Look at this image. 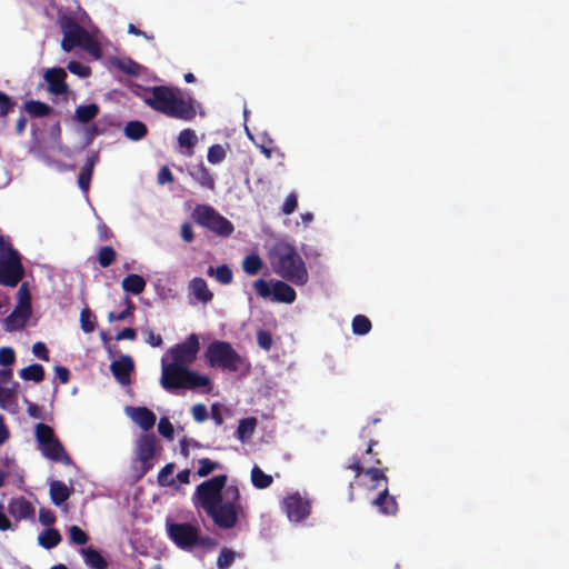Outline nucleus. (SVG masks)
Listing matches in <instances>:
<instances>
[{
	"label": "nucleus",
	"mask_w": 569,
	"mask_h": 569,
	"mask_svg": "<svg viewBox=\"0 0 569 569\" xmlns=\"http://www.w3.org/2000/svg\"><path fill=\"white\" fill-rule=\"evenodd\" d=\"M189 289L193 296L203 303L211 301L213 298V293L209 290L208 284L203 278H193L190 281Z\"/></svg>",
	"instance_id": "b1692460"
},
{
	"label": "nucleus",
	"mask_w": 569,
	"mask_h": 569,
	"mask_svg": "<svg viewBox=\"0 0 569 569\" xmlns=\"http://www.w3.org/2000/svg\"><path fill=\"white\" fill-rule=\"evenodd\" d=\"M39 521L43 526H51L56 521V516L49 509H40V511H39Z\"/></svg>",
	"instance_id": "e2e57ef3"
},
{
	"label": "nucleus",
	"mask_w": 569,
	"mask_h": 569,
	"mask_svg": "<svg viewBox=\"0 0 569 569\" xmlns=\"http://www.w3.org/2000/svg\"><path fill=\"white\" fill-rule=\"evenodd\" d=\"M262 267V259L258 254H249L242 261V269L249 276L258 274Z\"/></svg>",
	"instance_id": "4c0bfd02"
},
{
	"label": "nucleus",
	"mask_w": 569,
	"mask_h": 569,
	"mask_svg": "<svg viewBox=\"0 0 569 569\" xmlns=\"http://www.w3.org/2000/svg\"><path fill=\"white\" fill-rule=\"evenodd\" d=\"M257 343L261 349L269 351L273 345L272 335L267 330H262V329L258 330Z\"/></svg>",
	"instance_id": "864d4df0"
},
{
	"label": "nucleus",
	"mask_w": 569,
	"mask_h": 569,
	"mask_svg": "<svg viewBox=\"0 0 569 569\" xmlns=\"http://www.w3.org/2000/svg\"><path fill=\"white\" fill-rule=\"evenodd\" d=\"M23 277V266L17 250L0 259V284L16 287Z\"/></svg>",
	"instance_id": "9d476101"
},
{
	"label": "nucleus",
	"mask_w": 569,
	"mask_h": 569,
	"mask_svg": "<svg viewBox=\"0 0 569 569\" xmlns=\"http://www.w3.org/2000/svg\"><path fill=\"white\" fill-rule=\"evenodd\" d=\"M16 106V102L4 92L0 91V118H6Z\"/></svg>",
	"instance_id": "6e6d98bb"
},
{
	"label": "nucleus",
	"mask_w": 569,
	"mask_h": 569,
	"mask_svg": "<svg viewBox=\"0 0 569 569\" xmlns=\"http://www.w3.org/2000/svg\"><path fill=\"white\" fill-rule=\"evenodd\" d=\"M138 96L148 107L167 117L183 121H191L196 118L197 112L192 100H184L178 88L167 86L143 88Z\"/></svg>",
	"instance_id": "f03ea898"
},
{
	"label": "nucleus",
	"mask_w": 569,
	"mask_h": 569,
	"mask_svg": "<svg viewBox=\"0 0 569 569\" xmlns=\"http://www.w3.org/2000/svg\"><path fill=\"white\" fill-rule=\"evenodd\" d=\"M198 138L192 129H183L178 136V143L181 148H187V156L193 154V147L197 144Z\"/></svg>",
	"instance_id": "f704fd0d"
},
{
	"label": "nucleus",
	"mask_w": 569,
	"mask_h": 569,
	"mask_svg": "<svg viewBox=\"0 0 569 569\" xmlns=\"http://www.w3.org/2000/svg\"><path fill=\"white\" fill-rule=\"evenodd\" d=\"M376 445H377V441L369 440L368 447H367V450H366V456L363 457V460L361 461L362 466L363 465H369V467L370 466L378 467V466L381 465V460L378 458V452H375V450H373V447Z\"/></svg>",
	"instance_id": "de8ad7c7"
},
{
	"label": "nucleus",
	"mask_w": 569,
	"mask_h": 569,
	"mask_svg": "<svg viewBox=\"0 0 569 569\" xmlns=\"http://www.w3.org/2000/svg\"><path fill=\"white\" fill-rule=\"evenodd\" d=\"M122 289L132 295H140L144 291L146 280L142 276L130 273L122 280Z\"/></svg>",
	"instance_id": "a878e982"
},
{
	"label": "nucleus",
	"mask_w": 569,
	"mask_h": 569,
	"mask_svg": "<svg viewBox=\"0 0 569 569\" xmlns=\"http://www.w3.org/2000/svg\"><path fill=\"white\" fill-rule=\"evenodd\" d=\"M160 385L169 392L179 389L194 390L203 388V392L209 393L212 389V382L208 376L200 375L187 366L171 362L166 363L163 359Z\"/></svg>",
	"instance_id": "7ed1b4c3"
},
{
	"label": "nucleus",
	"mask_w": 569,
	"mask_h": 569,
	"mask_svg": "<svg viewBox=\"0 0 569 569\" xmlns=\"http://www.w3.org/2000/svg\"><path fill=\"white\" fill-rule=\"evenodd\" d=\"M191 177L203 188L214 190V179L209 169L203 164H198L191 172Z\"/></svg>",
	"instance_id": "bb28decb"
},
{
	"label": "nucleus",
	"mask_w": 569,
	"mask_h": 569,
	"mask_svg": "<svg viewBox=\"0 0 569 569\" xmlns=\"http://www.w3.org/2000/svg\"><path fill=\"white\" fill-rule=\"evenodd\" d=\"M134 369L133 360L128 355L120 356L110 365V370L117 381L123 386L130 383V375Z\"/></svg>",
	"instance_id": "2eb2a0df"
},
{
	"label": "nucleus",
	"mask_w": 569,
	"mask_h": 569,
	"mask_svg": "<svg viewBox=\"0 0 569 569\" xmlns=\"http://www.w3.org/2000/svg\"><path fill=\"white\" fill-rule=\"evenodd\" d=\"M16 361V352L11 347L0 348V366L9 367Z\"/></svg>",
	"instance_id": "4d7b16f0"
},
{
	"label": "nucleus",
	"mask_w": 569,
	"mask_h": 569,
	"mask_svg": "<svg viewBox=\"0 0 569 569\" xmlns=\"http://www.w3.org/2000/svg\"><path fill=\"white\" fill-rule=\"evenodd\" d=\"M282 507L289 520L295 522L305 520L311 512L309 499L302 497L299 492L287 496L282 501Z\"/></svg>",
	"instance_id": "4468645a"
},
{
	"label": "nucleus",
	"mask_w": 569,
	"mask_h": 569,
	"mask_svg": "<svg viewBox=\"0 0 569 569\" xmlns=\"http://www.w3.org/2000/svg\"><path fill=\"white\" fill-rule=\"evenodd\" d=\"M199 350V338L196 333H191L183 342L171 347L168 352L171 356V363L188 367L197 359Z\"/></svg>",
	"instance_id": "9b49d317"
},
{
	"label": "nucleus",
	"mask_w": 569,
	"mask_h": 569,
	"mask_svg": "<svg viewBox=\"0 0 569 569\" xmlns=\"http://www.w3.org/2000/svg\"><path fill=\"white\" fill-rule=\"evenodd\" d=\"M198 465H199V467L197 470V476L200 478L207 477L214 470L221 468V465L219 462L212 461L209 458L199 459Z\"/></svg>",
	"instance_id": "c03bdc74"
},
{
	"label": "nucleus",
	"mask_w": 569,
	"mask_h": 569,
	"mask_svg": "<svg viewBox=\"0 0 569 569\" xmlns=\"http://www.w3.org/2000/svg\"><path fill=\"white\" fill-rule=\"evenodd\" d=\"M123 300H124L126 309L117 315L114 312H110L108 315V320L110 322L122 321V320L127 319L128 317L132 316V313L136 309L134 303L130 300V298L128 296H126Z\"/></svg>",
	"instance_id": "49530a36"
},
{
	"label": "nucleus",
	"mask_w": 569,
	"mask_h": 569,
	"mask_svg": "<svg viewBox=\"0 0 569 569\" xmlns=\"http://www.w3.org/2000/svg\"><path fill=\"white\" fill-rule=\"evenodd\" d=\"M54 373L61 383L66 385L70 380V371L68 368L62 366H57L54 368Z\"/></svg>",
	"instance_id": "69168bd1"
},
{
	"label": "nucleus",
	"mask_w": 569,
	"mask_h": 569,
	"mask_svg": "<svg viewBox=\"0 0 569 569\" xmlns=\"http://www.w3.org/2000/svg\"><path fill=\"white\" fill-rule=\"evenodd\" d=\"M174 465L172 462L167 463L158 473V482L161 486H174L172 478L168 479L173 472Z\"/></svg>",
	"instance_id": "603ef678"
},
{
	"label": "nucleus",
	"mask_w": 569,
	"mask_h": 569,
	"mask_svg": "<svg viewBox=\"0 0 569 569\" xmlns=\"http://www.w3.org/2000/svg\"><path fill=\"white\" fill-rule=\"evenodd\" d=\"M207 274L210 277H214L218 282L221 284H229L232 282L233 273L229 266L221 264L216 269L213 267H209Z\"/></svg>",
	"instance_id": "72a5a7b5"
},
{
	"label": "nucleus",
	"mask_w": 569,
	"mask_h": 569,
	"mask_svg": "<svg viewBox=\"0 0 569 569\" xmlns=\"http://www.w3.org/2000/svg\"><path fill=\"white\" fill-rule=\"evenodd\" d=\"M8 512L17 520L31 519L34 516V507L24 497L13 498L8 503Z\"/></svg>",
	"instance_id": "6ab92c4d"
},
{
	"label": "nucleus",
	"mask_w": 569,
	"mask_h": 569,
	"mask_svg": "<svg viewBox=\"0 0 569 569\" xmlns=\"http://www.w3.org/2000/svg\"><path fill=\"white\" fill-rule=\"evenodd\" d=\"M378 511L385 516H395L398 512V502L395 496L389 493L388 486L379 492V495L371 501Z\"/></svg>",
	"instance_id": "aec40b11"
},
{
	"label": "nucleus",
	"mask_w": 569,
	"mask_h": 569,
	"mask_svg": "<svg viewBox=\"0 0 569 569\" xmlns=\"http://www.w3.org/2000/svg\"><path fill=\"white\" fill-rule=\"evenodd\" d=\"M24 110L34 118L47 117L52 112V108L39 100H29L23 106Z\"/></svg>",
	"instance_id": "c756f323"
},
{
	"label": "nucleus",
	"mask_w": 569,
	"mask_h": 569,
	"mask_svg": "<svg viewBox=\"0 0 569 569\" xmlns=\"http://www.w3.org/2000/svg\"><path fill=\"white\" fill-rule=\"evenodd\" d=\"M29 318H24L23 313L17 309H14L7 318H6V329L8 331H13L18 329H22Z\"/></svg>",
	"instance_id": "58836bf2"
},
{
	"label": "nucleus",
	"mask_w": 569,
	"mask_h": 569,
	"mask_svg": "<svg viewBox=\"0 0 569 569\" xmlns=\"http://www.w3.org/2000/svg\"><path fill=\"white\" fill-rule=\"evenodd\" d=\"M113 66L128 76H138L140 66L132 59H117Z\"/></svg>",
	"instance_id": "37998d69"
},
{
	"label": "nucleus",
	"mask_w": 569,
	"mask_h": 569,
	"mask_svg": "<svg viewBox=\"0 0 569 569\" xmlns=\"http://www.w3.org/2000/svg\"><path fill=\"white\" fill-rule=\"evenodd\" d=\"M58 24L63 34L61 49L70 52L76 47H80L91 56L99 58L101 54L100 46L94 38L79 24L74 18L63 14L58 19Z\"/></svg>",
	"instance_id": "39448f33"
},
{
	"label": "nucleus",
	"mask_w": 569,
	"mask_h": 569,
	"mask_svg": "<svg viewBox=\"0 0 569 569\" xmlns=\"http://www.w3.org/2000/svg\"><path fill=\"white\" fill-rule=\"evenodd\" d=\"M204 357L210 367L231 372L238 371L242 365L241 356L227 341L216 340L209 343Z\"/></svg>",
	"instance_id": "0eeeda50"
},
{
	"label": "nucleus",
	"mask_w": 569,
	"mask_h": 569,
	"mask_svg": "<svg viewBox=\"0 0 569 569\" xmlns=\"http://www.w3.org/2000/svg\"><path fill=\"white\" fill-rule=\"evenodd\" d=\"M67 73L62 68H52L46 71L44 80L48 83V91L54 96L64 94L68 91L66 83Z\"/></svg>",
	"instance_id": "f3484780"
},
{
	"label": "nucleus",
	"mask_w": 569,
	"mask_h": 569,
	"mask_svg": "<svg viewBox=\"0 0 569 569\" xmlns=\"http://www.w3.org/2000/svg\"><path fill=\"white\" fill-rule=\"evenodd\" d=\"M117 258L116 250L110 246H104L99 249L98 262L101 268H108L111 266Z\"/></svg>",
	"instance_id": "a19ab883"
},
{
	"label": "nucleus",
	"mask_w": 569,
	"mask_h": 569,
	"mask_svg": "<svg viewBox=\"0 0 569 569\" xmlns=\"http://www.w3.org/2000/svg\"><path fill=\"white\" fill-rule=\"evenodd\" d=\"M192 219L199 226L222 238L230 237L234 231L232 222L209 204H197L192 211Z\"/></svg>",
	"instance_id": "6e6552de"
},
{
	"label": "nucleus",
	"mask_w": 569,
	"mask_h": 569,
	"mask_svg": "<svg viewBox=\"0 0 569 569\" xmlns=\"http://www.w3.org/2000/svg\"><path fill=\"white\" fill-rule=\"evenodd\" d=\"M146 342L151 347H160L163 343L162 337L154 333L152 330L147 331Z\"/></svg>",
	"instance_id": "338daca9"
},
{
	"label": "nucleus",
	"mask_w": 569,
	"mask_h": 569,
	"mask_svg": "<svg viewBox=\"0 0 569 569\" xmlns=\"http://www.w3.org/2000/svg\"><path fill=\"white\" fill-rule=\"evenodd\" d=\"M61 541V535L56 528H47L38 536V543L44 549H52Z\"/></svg>",
	"instance_id": "cd10ccee"
},
{
	"label": "nucleus",
	"mask_w": 569,
	"mask_h": 569,
	"mask_svg": "<svg viewBox=\"0 0 569 569\" xmlns=\"http://www.w3.org/2000/svg\"><path fill=\"white\" fill-rule=\"evenodd\" d=\"M56 438L57 437L54 435V430L49 425L39 422L36 426V440L39 447H41L42 445H47L48 442Z\"/></svg>",
	"instance_id": "e433bc0d"
},
{
	"label": "nucleus",
	"mask_w": 569,
	"mask_h": 569,
	"mask_svg": "<svg viewBox=\"0 0 569 569\" xmlns=\"http://www.w3.org/2000/svg\"><path fill=\"white\" fill-rule=\"evenodd\" d=\"M227 475H218L198 485L194 491L199 506L221 529L234 528L244 516L239 488L227 486Z\"/></svg>",
	"instance_id": "f257e3e1"
},
{
	"label": "nucleus",
	"mask_w": 569,
	"mask_h": 569,
	"mask_svg": "<svg viewBox=\"0 0 569 569\" xmlns=\"http://www.w3.org/2000/svg\"><path fill=\"white\" fill-rule=\"evenodd\" d=\"M297 207L298 197L296 192H290L282 204L281 211L283 214H291L296 211Z\"/></svg>",
	"instance_id": "13d9d810"
},
{
	"label": "nucleus",
	"mask_w": 569,
	"mask_h": 569,
	"mask_svg": "<svg viewBox=\"0 0 569 569\" xmlns=\"http://www.w3.org/2000/svg\"><path fill=\"white\" fill-rule=\"evenodd\" d=\"M181 238L186 242H192L194 239L192 226L189 222H184L181 226Z\"/></svg>",
	"instance_id": "774afa93"
},
{
	"label": "nucleus",
	"mask_w": 569,
	"mask_h": 569,
	"mask_svg": "<svg viewBox=\"0 0 569 569\" xmlns=\"http://www.w3.org/2000/svg\"><path fill=\"white\" fill-rule=\"evenodd\" d=\"M100 108L97 103L81 104L77 107L74 118L81 123H88L99 114Z\"/></svg>",
	"instance_id": "c85d7f7f"
},
{
	"label": "nucleus",
	"mask_w": 569,
	"mask_h": 569,
	"mask_svg": "<svg viewBox=\"0 0 569 569\" xmlns=\"http://www.w3.org/2000/svg\"><path fill=\"white\" fill-rule=\"evenodd\" d=\"M226 158V150L221 144H212L208 149L207 159L212 164L222 162Z\"/></svg>",
	"instance_id": "09e8293b"
},
{
	"label": "nucleus",
	"mask_w": 569,
	"mask_h": 569,
	"mask_svg": "<svg viewBox=\"0 0 569 569\" xmlns=\"http://www.w3.org/2000/svg\"><path fill=\"white\" fill-rule=\"evenodd\" d=\"M191 413L197 422H203L208 419V410L203 403L192 406Z\"/></svg>",
	"instance_id": "052dcab7"
},
{
	"label": "nucleus",
	"mask_w": 569,
	"mask_h": 569,
	"mask_svg": "<svg viewBox=\"0 0 569 569\" xmlns=\"http://www.w3.org/2000/svg\"><path fill=\"white\" fill-rule=\"evenodd\" d=\"M157 179L160 184L170 183L173 181V174L168 167H162Z\"/></svg>",
	"instance_id": "0e129e2a"
},
{
	"label": "nucleus",
	"mask_w": 569,
	"mask_h": 569,
	"mask_svg": "<svg viewBox=\"0 0 569 569\" xmlns=\"http://www.w3.org/2000/svg\"><path fill=\"white\" fill-rule=\"evenodd\" d=\"M157 451V437L154 433H142L136 446L137 458L140 461L141 475H146L153 468V458Z\"/></svg>",
	"instance_id": "ddd939ff"
},
{
	"label": "nucleus",
	"mask_w": 569,
	"mask_h": 569,
	"mask_svg": "<svg viewBox=\"0 0 569 569\" xmlns=\"http://www.w3.org/2000/svg\"><path fill=\"white\" fill-rule=\"evenodd\" d=\"M167 531L172 542L182 550H191L196 547L213 549L217 540L210 536H201L197 525L190 522L167 523Z\"/></svg>",
	"instance_id": "423d86ee"
},
{
	"label": "nucleus",
	"mask_w": 569,
	"mask_h": 569,
	"mask_svg": "<svg viewBox=\"0 0 569 569\" xmlns=\"http://www.w3.org/2000/svg\"><path fill=\"white\" fill-rule=\"evenodd\" d=\"M274 272L297 286L308 282L309 274L306 263L296 248L288 243L276 247L271 261Z\"/></svg>",
	"instance_id": "20e7f679"
},
{
	"label": "nucleus",
	"mask_w": 569,
	"mask_h": 569,
	"mask_svg": "<svg viewBox=\"0 0 569 569\" xmlns=\"http://www.w3.org/2000/svg\"><path fill=\"white\" fill-rule=\"evenodd\" d=\"M67 68L71 73L77 74L81 78H86L91 73L90 67L74 60L70 61Z\"/></svg>",
	"instance_id": "5fc2aeb1"
},
{
	"label": "nucleus",
	"mask_w": 569,
	"mask_h": 569,
	"mask_svg": "<svg viewBox=\"0 0 569 569\" xmlns=\"http://www.w3.org/2000/svg\"><path fill=\"white\" fill-rule=\"evenodd\" d=\"M98 160V154L91 152V154L88 156L84 166L81 168V171L78 176V186L83 192H88L90 188L93 170Z\"/></svg>",
	"instance_id": "4be33fe9"
},
{
	"label": "nucleus",
	"mask_w": 569,
	"mask_h": 569,
	"mask_svg": "<svg viewBox=\"0 0 569 569\" xmlns=\"http://www.w3.org/2000/svg\"><path fill=\"white\" fill-rule=\"evenodd\" d=\"M147 133H148L147 126L142 121H139V120L129 121L124 127V134L133 141H138V140L144 138L147 136Z\"/></svg>",
	"instance_id": "7c9ffc66"
},
{
	"label": "nucleus",
	"mask_w": 569,
	"mask_h": 569,
	"mask_svg": "<svg viewBox=\"0 0 569 569\" xmlns=\"http://www.w3.org/2000/svg\"><path fill=\"white\" fill-rule=\"evenodd\" d=\"M39 449L42 456L51 461L61 462L66 466H70L72 463L71 457L67 453L58 438L51 440L47 445H42Z\"/></svg>",
	"instance_id": "dca6fc26"
},
{
	"label": "nucleus",
	"mask_w": 569,
	"mask_h": 569,
	"mask_svg": "<svg viewBox=\"0 0 569 569\" xmlns=\"http://www.w3.org/2000/svg\"><path fill=\"white\" fill-rule=\"evenodd\" d=\"M80 326L83 332L91 333L96 329V316L89 308H84L80 312Z\"/></svg>",
	"instance_id": "79ce46f5"
},
{
	"label": "nucleus",
	"mask_w": 569,
	"mask_h": 569,
	"mask_svg": "<svg viewBox=\"0 0 569 569\" xmlns=\"http://www.w3.org/2000/svg\"><path fill=\"white\" fill-rule=\"evenodd\" d=\"M253 288L263 299L271 297L273 301L288 305L297 299L296 290L282 280H276L270 287L267 280L260 278L253 282Z\"/></svg>",
	"instance_id": "1a4fd4ad"
},
{
	"label": "nucleus",
	"mask_w": 569,
	"mask_h": 569,
	"mask_svg": "<svg viewBox=\"0 0 569 569\" xmlns=\"http://www.w3.org/2000/svg\"><path fill=\"white\" fill-rule=\"evenodd\" d=\"M19 302L14 309L21 311L24 318L31 315V296L27 288V283H22L18 291Z\"/></svg>",
	"instance_id": "c9c22d12"
},
{
	"label": "nucleus",
	"mask_w": 569,
	"mask_h": 569,
	"mask_svg": "<svg viewBox=\"0 0 569 569\" xmlns=\"http://www.w3.org/2000/svg\"><path fill=\"white\" fill-rule=\"evenodd\" d=\"M81 555L84 558L86 565L90 568L106 569L108 567V561L104 559L101 552L92 547L82 548Z\"/></svg>",
	"instance_id": "393cba45"
},
{
	"label": "nucleus",
	"mask_w": 569,
	"mask_h": 569,
	"mask_svg": "<svg viewBox=\"0 0 569 569\" xmlns=\"http://www.w3.org/2000/svg\"><path fill=\"white\" fill-rule=\"evenodd\" d=\"M32 352H33V355H34L37 358H39V359H41V360H43V361H49V359H50V358H49V351H48V348H47V346H46L43 342H41V341H38V342L33 343V346H32Z\"/></svg>",
	"instance_id": "680f3d73"
},
{
	"label": "nucleus",
	"mask_w": 569,
	"mask_h": 569,
	"mask_svg": "<svg viewBox=\"0 0 569 569\" xmlns=\"http://www.w3.org/2000/svg\"><path fill=\"white\" fill-rule=\"evenodd\" d=\"M352 332L358 336H365L370 332L372 325L368 317L357 315L352 319Z\"/></svg>",
	"instance_id": "ea45409f"
},
{
	"label": "nucleus",
	"mask_w": 569,
	"mask_h": 569,
	"mask_svg": "<svg viewBox=\"0 0 569 569\" xmlns=\"http://www.w3.org/2000/svg\"><path fill=\"white\" fill-rule=\"evenodd\" d=\"M19 383L12 379V369L0 370V406L3 408L4 403L11 400L17 392Z\"/></svg>",
	"instance_id": "412c9836"
},
{
	"label": "nucleus",
	"mask_w": 569,
	"mask_h": 569,
	"mask_svg": "<svg viewBox=\"0 0 569 569\" xmlns=\"http://www.w3.org/2000/svg\"><path fill=\"white\" fill-rule=\"evenodd\" d=\"M256 426L257 419L253 417L241 419L236 431L237 437L239 439H244L246 435L253 432Z\"/></svg>",
	"instance_id": "a18cd8bd"
},
{
	"label": "nucleus",
	"mask_w": 569,
	"mask_h": 569,
	"mask_svg": "<svg viewBox=\"0 0 569 569\" xmlns=\"http://www.w3.org/2000/svg\"><path fill=\"white\" fill-rule=\"evenodd\" d=\"M127 412L132 421L144 431L151 430L156 425L154 412L146 407H128Z\"/></svg>",
	"instance_id": "a211bd4d"
},
{
	"label": "nucleus",
	"mask_w": 569,
	"mask_h": 569,
	"mask_svg": "<svg viewBox=\"0 0 569 569\" xmlns=\"http://www.w3.org/2000/svg\"><path fill=\"white\" fill-rule=\"evenodd\" d=\"M70 540L78 546H83L89 541V536L79 526H71L69 529Z\"/></svg>",
	"instance_id": "8fccbe9b"
},
{
	"label": "nucleus",
	"mask_w": 569,
	"mask_h": 569,
	"mask_svg": "<svg viewBox=\"0 0 569 569\" xmlns=\"http://www.w3.org/2000/svg\"><path fill=\"white\" fill-rule=\"evenodd\" d=\"M158 431L162 437L172 439L174 429L170 420L163 417L159 420Z\"/></svg>",
	"instance_id": "bf43d9fd"
},
{
	"label": "nucleus",
	"mask_w": 569,
	"mask_h": 569,
	"mask_svg": "<svg viewBox=\"0 0 569 569\" xmlns=\"http://www.w3.org/2000/svg\"><path fill=\"white\" fill-rule=\"evenodd\" d=\"M346 469L355 471L356 478H359L361 475L368 477L370 480L369 489H378L381 486V482H383V487H387L389 483V479L387 477L388 469L386 467L379 468L370 466L365 468L361 460L356 456L351 458L350 462L346 466Z\"/></svg>",
	"instance_id": "f8f14e48"
},
{
	"label": "nucleus",
	"mask_w": 569,
	"mask_h": 569,
	"mask_svg": "<svg viewBox=\"0 0 569 569\" xmlns=\"http://www.w3.org/2000/svg\"><path fill=\"white\" fill-rule=\"evenodd\" d=\"M251 482L252 486L257 489H267L272 485L273 479L270 475H267L260 467L254 466L251 469Z\"/></svg>",
	"instance_id": "2f4dec72"
},
{
	"label": "nucleus",
	"mask_w": 569,
	"mask_h": 569,
	"mask_svg": "<svg viewBox=\"0 0 569 569\" xmlns=\"http://www.w3.org/2000/svg\"><path fill=\"white\" fill-rule=\"evenodd\" d=\"M72 489L60 480H53L50 482L49 493L53 505L61 506L71 496Z\"/></svg>",
	"instance_id": "5701e85b"
},
{
	"label": "nucleus",
	"mask_w": 569,
	"mask_h": 569,
	"mask_svg": "<svg viewBox=\"0 0 569 569\" xmlns=\"http://www.w3.org/2000/svg\"><path fill=\"white\" fill-rule=\"evenodd\" d=\"M234 551L223 548L217 559V567L219 569H228L234 561Z\"/></svg>",
	"instance_id": "3c124183"
},
{
	"label": "nucleus",
	"mask_w": 569,
	"mask_h": 569,
	"mask_svg": "<svg viewBox=\"0 0 569 569\" xmlns=\"http://www.w3.org/2000/svg\"><path fill=\"white\" fill-rule=\"evenodd\" d=\"M44 375V369L39 363H32L20 370V377L26 381L41 382Z\"/></svg>",
	"instance_id": "473e14b6"
}]
</instances>
